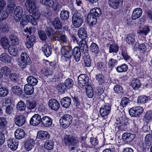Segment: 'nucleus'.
<instances>
[{"label": "nucleus", "instance_id": "obj_1", "mask_svg": "<svg viewBox=\"0 0 152 152\" xmlns=\"http://www.w3.org/2000/svg\"><path fill=\"white\" fill-rule=\"evenodd\" d=\"M61 51L65 58L69 59L73 55L76 62H78L80 61L81 54L80 48L78 47H75L72 50V47L70 45L63 44L61 46Z\"/></svg>", "mask_w": 152, "mask_h": 152}, {"label": "nucleus", "instance_id": "obj_2", "mask_svg": "<svg viewBox=\"0 0 152 152\" xmlns=\"http://www.w3.org/2000/svg\"><path fill=\"white\" fill-rule=\"evenodd\" d=\"M52 38L54 40L58 41L61 45L69 42L66 35L63 34L62 32L60 31H56L53 34Z\"/></svg>", "mask_w": 152, "mask_h": 152}, {"label": "nucleus", "instance_id": "obj_3", "mask_svg": "<svg viewBox=\"0 0 152 152\" xmlns=\"http://www.w3.org/2000/svg\"><path fill=\"white\" fill-rule=\"evenodd\" d=\"M72 118L69 114H65L61 117L59 120L61 126L66 129L72 123Z\"/></svg>", "mask_w": 152, "mask_h": 152}, {"label": "nucleus", "instance_id": "obj_4", "mask_svg": "<svg viewBox=\"0 0 152 152\" xmlns=\"http://www.w3.org/2000/svg\"><path fill=\"white\" fill-rule=\"evenodd\" d=\"M83 20L82 15L79 13L74 14L72 18V22L73 26L76 28H79L82 25Z\"/></svg>", "mask_w": 152, "mask_h": 152}, {"label": "nucleus", "instance_id": "obj_5", "mask_svg": "<svg viewBox=\"0 0 152 152\" xmlns=\"http://www.w3.org/2000/svg\"><path fill=\"white\" fill-rule=\"evenodd\" d=\"M78 85L82 88H86L88 86L89 81V78L87 75L85 74H81L78 77Z\"/></svg>", "mask_w": 152, "mask_h": 152}, {"label": "nucleus", "instance_id": "obj_6", "mask_svg": "<svg viewBox=\"0 0 152 152\" xmlns=\"http://www.w3.org/2000/svg\"><path fill=\"white\" fill-rule=\"evenodd\" d=\"M41 4L46 6L52 7L55 11H58L59 6L56 1H42Z\"/></svg>", "mask_w": 152, "mask_h": 152}, {"label": "nucleus", "instance_id": "obj_7", "mask_svg": "<svg viewBox=\"0 0 152 152\" xmlns=\"http://www.w3.org/2000/svg\"><path fill=\"white\" fill-rule=\"evenodd\" d=\"M143 111V108L138 106L131 108L129 110V113L131 116L136 117L142 113Z\"/></svg>", "mask_w": 152, "mask_h": 152}, {"label": "nucleus", "instance_id": "obj_8", "mask_svg": "<svg viewBox=\"0 0 152 152\" xmlns=\"http://www.w3.org/2000/svg\"><path fill=\"white\" fill-rule=\"evenodd\" d=\"M111 105L109 103H106L101 107L100 110V114L103 117L107 116L110 113Z\"/></svg>", "mask_w": 152, "mask_h": 152}, {"label": "nucleus", "instance_id": "obj_9", "mask_svg": "<svg viewBox=\"0 0 152 152\" xmlns=\"http://www.w3.org/2000/svg\"><path fill=\"white\" fill-rule=\"evenodd\" d=\"M136 137V135L130 133L125 132L122 136L123 141L126 143L129 144Z\"/></svg>", "mask_w": 152, "mask_h": 152}, {"label": "nucleus", "instance_id": "obj_10", "mask_svg": "<svg viewBox=\"0 0 152 152\" xmlns=\"http://www.w3.org/2000/svg\"><path fill=\"white\" fill-rule=\"evenodd\" d=\"M64 140L66 145L68 146H72L78 143L76 138L73 136L66 135Z\"/></svg>", "mask_w": 152, "mask_h": 152}, {"label": "nucleus", "instance_id": "obj_11", "mask_svg": "<svg viewBox=\"0 0 152 152\" xmlns=\"http://www.w3.org/2000/svg\"><path fill=\"white\" fill-rule=\"evenodd\" d=\"M23 12V10L21 7L18 6L16 7L14 11V17L16 22L20 21Z\"/></svg>", "mask_w": 152, "mask_h": 152}, {"label": "nucleus", "instance_id": "obj_12", "mask_svg": "<svg viewBox=\"0 0 152 152\" xmlns=\"http://www.w3.org/2000/svg\"><path fill=\"white\" fill-rule=\"evenodd\" d=\"M14 119L15 124L19 126L24 125L26 121V118L23 115H15Z\"/></svg>", "mask_w": 152, "mask_h": 152}, {"label": "nucleus", "instance_id": "obj_13", "mask_svg": "<svg viewBox=\"0 0 152 152\" xmlns=\"http://www.w3.org/2000/svg\"><path fill=\"white\" fill-rule=\"evenodd\" d=\"M41 117L39 114H35L31 118L30 121V124L33 126L39 125L41 121Z\"/></svg>", "mask_w": 152, "mask_h": 152}, {"label": "nucleus", "instance_id": "obj_14", "mask_svg": "<svg viewBox=\"0 0 152 152\" xmlns=\"http://www.w3.org/2000/svg\"><path fill=\"white\" fill-rule=\"evenodd\" d=\"M25 5L26 9L30 13L34 12L36 10L35 3L34 1H27Z\"/></svg>", "mask_w": 152, "mask_h": 152}, {"label": "nucleus", "instance_id": "obj_15", "mask_svg": "<svg viewBox=\"0 0 152 152\" xmlns=\"http://www.w3.org/2000/svg\"><path fill=\"white\" fill-rule=\"evenodd\" d=\"M48 105L52 110H57L60 108V105L56 99H51L48 102Z\"/></svg>", "mask_w": 152, "mask_h": 152}, {"label": "nucleus", "instance_id": "obj_16", "mask_svg": "<svg viewBox=\"0 0 152 152\" xmlns=\"http://www.w3.org/2000/svg\"><path fill=\"white\" fill-rule=\"evenodd\" d=\"M8 147L12 150L15 151L18 148V141L15 139H9L7 142Z\"/></svg>", "mask_w": 152, "mask_h": 152}, {"label": "nucleus", "instance_id": "obj_17", "mask_svg": "<svg viewBox=\"0 0 152 152\" xmlns=\"http://www.w3.org/2000/svg\"><path fill=\"white\" fill-rule=\"evenodd\" d=\"M37 137L39 139L46 140L49 139L50 135L46 131H40L37 132Z\"/></svg>", "mask_w": 152, "mask_h": 152}, {"label": "nucleus", "instance_id": "obj_18", "mask_svg": "<svg viewBox=\"0 0 152 152\" xmlns=\"http://www.w3.org/2000/svg\"><path fill=\"white\" fill-rule=\"evenodd\" d=\"M41 122L43 126L48 127L52 125V120L48 116H44L41 118Z\"/></svg>", "mask_w": 152, "mask_h": 152}, {"label": "nucleus", "instance_id": "obj_19", "mask_svg": "<svg viewBox=\"0 0 152 152\" xmlns=\"http://www.w3.org/2000/svg\"><path fill=\"white\" fill-rule=\"evenodd\" d=\"M142 11L140 8L135 9L132 13V18L133 20H135L140 17L142 14Z\"/></svg>", "mask_w": 152, "mask_h": 152}, {"label": "nucleus", "instance_id": "obj_20", "mask_svg": "<svg viewBox=\"0 0 152 152\" xmlns=\"http://www.w3.org/2000/svg\"><path fill=\"white\" fill-rule=\"evenodd\" d=\"M26 134L24 130L21 129L16 130L15 133V136L16 139H21L23 138Z\"/></svg>", "mask_w": 152, "mask_h": 152}, {"label": "nucleus", "instance_id": "obj_21", "mask_svg": "<svg viewBox=\"0 0 152 152\" xmlns=\"http://www.w3.org/2000/svg\"><path fill=\"white\" fill-rule=\"evenodd\" d=\"M87 21L89 25L93 26L97 22V18L90 12L87 16Z\"/></svg>", "mask_w": 152, "mask_h": 152}, {"label": "nucleus", "instance_id": "obj_22", "mask_svg": "<svg viewBox=\"0 0 152 152\" xmlns=\"http://www.w3.org/2000/svg\"><path fill=\"white\" fill-rule=\"evenodd\" d=\"M78 35L81 40H84L87 37V32L85 28H80L78 31Z\"/></svg>", "mask_w": 152, "mask_h": 152}, {"label": "nucleus", "instance_id": "obj_23", "mask_svg": "<svg viewBox=\"0 0 152 152\" xmlns=\"http://www.w3.org/2000/svg\"><path fill=\"white\" fill-rule=\"evenodd\" d=\"M1 60L5 63H11L12 58L8 54L4 53H2L0 56Z\"/></svg>", "mask_w": 152, "mask_h": 152}, {"label": "nucleus", "instance_id": "obj_24", "mask_svg": "<svg viewBox=\"0 0 152 152\" xmlns=\"http://www.w3.org/2000/svg\"><path fill=\"white\" fill-rule=\"evenodd\" d=\"M71 100L69 97H66L61 99V105L64 107L67 108L70 105Z\"/></svg>", "mask_w": 152, "mask_h": 152}, {"label": "nucleus", "instance_id": "obj_25", "mask_svg": "<svg viewBox=\"0 0 152 152\" xmlns=\"http://www.w3.org/2000/svg\"><path fill=\"white\" fill-rule=\"evenodd\" d=\"M35 144V141L32 139H30L25 142V148L27 151L30 150L33 148Z\"/></svg>", "mask_w": 152, "mask_h": 152}, {"label": "nucleus", "instance_id": "obj_26", "mask_svg": "<svg viewBox=\"0 0 152 152\" xmlns=\"http://www.w3.org/2000/svg\"><path fill=\"white\" fill-rule=\"evenodd\" d=\"M80 49L84 53H87L88 50L87 44L85 40H81L79 43Z\"/></svg>", "mask_w": 152, "mask_h": 152}, {"label": "nucleus", "instance_id": "obj_27", "mask_svg": "<svg viewBox=\"0 0 152 152\" xmlns=\"http://www.w3.org/2000/svg\"><path fill=\"white\" fill-rule=\"evenodd\" d=\"M141 83L139 79L133 78L131 81V85L135 90H138L140 87Z\"/></svg>", "mask_w": 152, "mask_h": 152}, {"label": "nucleus", "instance_id": "obj_28", "mask_svg": "<svg viewBox=\"0 0 152 152\" xmlns=\"http://www.w3.org/2000/svg\"><path fill=\"white\" fill-rule=\"evenodd\" d=\"M0 43L3 48L7 49L10 47V44L8 39L6 37H3L1 38Z\"/></svg>", "mask_w": 152, "mask_h": 152}, {"label": "nucleus", "instance_id": "obj_29", "mask_svg": "<svg viewBox=\"0 0 152 152\" xmlns=\"http://www.w3.org/2000/svg\"><path fill=\"white\" fill-rule=\"evenodd\" d=\"M51 48L47 44H45L42 48V50L47 57L50 56L52 53Z\"/></svg>", "mask_w": 152, "mask_h": 152}, {"label": "nucleus", "instance_id": "obj_30", "mask_svg": "<svg viewBox=\"0 0 152 152\" xmlns=\"http://www.w3.org/2000/svg\"><path fill=\"white\" fill-rule=\"evenodd\" d=\"M53 24L56 29H60L62 27L61 19L58 17H56L54 19L53 22Z\"/></svg>", "mask_w": 152, "mask_h": 152}, {"label": "nucleus", "instance_id": "obj_31", "mask_svg": "<svg viewBox=\"0 0 152 152\" xmlns=\"http://www.w3.org/2000/svg\"><path fill=\"white\" fill-rule=\"evenodd\" d=\"M24 91L27 94L31 95L33 93L34 87L29 84H26L24 86Z\"/></svg>", "mask_w": 152, "mask_h": 152}, {"label": "nucleus", "instance_id": "obj_32", "mask_svg": "<svg viewBox=\"0 0 152 152\" xmlns=\"http://www.w3.org/2000/svg\"><path fill=\"white\" fill-rule=\"evenodd\" d=\"M90 12L96 18L100 16L102 13L101 10L98 7H95L92 9L90 10Z\"/></svg>", "mask_w": 152, "mask_h": 152}, {"label": "nucleus", "instance_id": "obj_33", "mask_svg": "<svg viewBox=\"0 0 152 152\" xmlns=\"http://www.w3.org/2000/svg\"><path fill=\"white\" fill-rule=\"evenodd\" d=\"M26 80L28 84L33 86L36 85L38 82V80L36 78L31 76L28 77Z\"/></svg>", "mask_w": 152, "mask_h": 152}, {"label": "nucleus", "instance_id": "obj_34", "mask_svg": "<svg viewBox=\"0 0 152 152\" xmlns=\"http://www.w3.org/2000/svg\"><path fill=\"white\" fill-rule=\"evenodd\" d=\"M12 90L13 93L17 95L22 94L23 93L22 89L19 86H15L12 88Z\"/></svg>", "mask_w": 152, "mask_h": 152}, {"label": "nucleus", "instance_id": "obj_35", "mask_svg": "<svg viewBox=\"0 0 152 152\" xmlns=\"http://www.w3.org/2000/svg\"><path fill=\"white\" fill-rule=\"evenodd\" d=\"M114 91L115 93L120 95H122L124 94V91L121 86L119 85H116L113 88Z\"/></svg>", "mask_w": 152, "mask_h": 152}, {"label": "nucleus", "instance_id": "obj_36", "mask_svg": "<svg viewBox=\"0 0 152 152\" xmlns=\"http://www.w3.org/2000/svg\"><path fill=\"white\" fill-rule=\"evenodd\" d=\"M20 60L28 63L29 65L31 63V60L30 58L25 52H23L21 54Z\"/></svg>", "mask_w": 152, "mask_h": 152}, {"label": "nucleus", "instance_id": "obj_37", "mask_svg": "<svg viewBox=\"0 0 152 152\" xmlns=\"http://www.w3.org/2000/svg\"><path fill=\"white\" fill-rule=\"evenodd\" d=\"M8 49L9 53L11 56H15L18 54V50L15 46H10L8 48Z\"/></svg>", "mask_w": 152, "mask_h": 152}, {"label": "nucleus", "instance_id": "obj_38", "mask_svg": "<svg viewBox=\"0 0 152 152\" xmlns=\"http://www.w3.org/2000/svg\"><path fill=\"white\" fill-rule=\"evenodd\" d=\"M85 88L86 89V93L87 96L89 98L92 97L94 93L92 87L91 85H88Z\"/></svg>", "mask_w": 152, "mask_h": 152}, {"label": "nucleus", "instance_id": "obj_39", "mask_svg": "<svg viewBox=\"0 0 152 152\" xmlns=\"http://www.w3.org/2000/svg\"><path fill=\"white\" fill-rule=\"evenodd\" d=\"M126 42L129 44L134 43L135 41V36L133 34H128L126 38Z\"/></svg>", "mask_w": 152, "mask_h": 152}, {"label": "nucleus", "instance_id": "obj_40", "mask_svg": "<svg viewBox=\"0 0 152 152\" xmlns=\"http://www.w3.org/2000/svg\"><path fill=\"white\" fill-rule=\"evenodd\" d=\"M69 12L68 11L63 10L61 12L60 16L61 19L63 20H67L69 17Z\"/></svg>", "mask_w": 152, "mask_h": 152}, {"label": "nucleus", "instance_id": "obj_41", "mask_svg": "<svg viewBox=\"0 0 152 152\" xmlns=\"http://www.w3.org/2000/svg\"><path fill=\"white\" fill-rule=\"evenodd\" d=\"M9 39L12 45H15L18 44L19 40L15 35L13 34H11L9 36Z\"/></svg>", "mask_w": 152, "mask_h": 152}, {"label": "nucleus", "instance_id": "obj_42", "mask_svg": "<svg viewBox=\"0 0 152 152\" xmlns=\"http://www.w3.org/2000/svg\"><path fill=\"white\" fill-rule=\"evenodd\" d=\"M108 3L110 7L116 9L118 7L120 2L118 1H109Z\"/></svg>", "mask_w": 152, "mask_h": 152}, {"label": "nucleus", "instance_id": "obj_43", "mask_svg": "<svg viewBox=\"0 0 152 152\" xmlns=\"http://www.w3.org/2000/svg\"><path fill=\"white\" fill-rule=\"evenodd\" d=\"M7 121L5 118H0V129L4 130L6 129Z\"/></svg>", "mask_w": 152, "mask_h": 152}, {"label": "nucleus", "instance_id": "obj_44", "mask_svg": "<svg viewBox=\"0 0 152 152\" xmlns=\"http://www.w3.org/2000/svg\"><path fill=\"white\" fill-rule=\"evenodd\" d=\"M64 83L67 89L72 88L74 84L73 81L71 78L66 79Z\"/></svg>", "mask_w": 152, "mask_h": 152}, {"label": "nucleus", "instance_id": "obj_45", "mask_svg": "<svg viewBox=\"0 0 152 152\" xmlns=\"http://www.w3.org/2000/svg\"><path fill=\"white\" fill-rule=\"evenodd\" d=\"M26 107V105L24 102L22 101H19L17 105V109L18 110L20 111L24 110Z\"/></svg>", "mask_w": 152, "mask_h": 152}, {"label": "nucleus", "instance_id": "obj_46", "mask_svg": "<svg viewBox=\"0 0 152 152\" xmlns=\"http://www.w3.org/2000/svg\"><path fill=\"white\" fill-rule=\"evenodd\" d=\"M118 50V47L116 44H113L110 45L109 51L110 53L112 52L117 53Z\"/></svg>", "mask_w": 152, "mask_h": 152}, {"label": "nucleus", "instance_id": "obj_47", "mask_svg": "<svg viewBox=\"0 0 152 152\" xmlns=\"http://www.w3.org/2000/svg\"><path fill=\"white\" fill-rule=\"evenodd\" d=\"M8 14L5 10H0V21H2L8 17Z\"/></svg>", "mask_w": 152, "mask_h": 152}, {"label": "nucleus", "instance_id": "obj_48", "mask_svg": "<svg viewBox=\"0 0 152 152\" xmlns=\"http://www.w3.org/2000/svg\"><path fill=\"white\" fill-rule=\"evenodd\" d=\"M128 68L126 64H124L117 67L116 68V70L119 72H125L127 70Z\"/></svg>", "mask_w": 152, "mask_h": 152}, {"label": "nucleus", "instance_id": "obj_49", "mask_svg": "<svg viewBox=\"0 0 152 152\" xmlns=\"http://www.w3.org/2000/svg\"><path fill=\"white\" fill-rule=\"evenodd\" d=\"M91 51L95 53H97L99 50V48L97 45L95 43L92 42L90 47Z\"/></svg>", "mask_w": 152, "mask_h": 152}, {"label": "nucleus", "instance_id": "obj_50", "mask_svg": "<svg viewBox=\"0 0 152 152\" xmlns=\"http://www.w3.org/2000/svg\"><path fill=\"white\" fill-rule=\"evenodd\" d=\"M145 143L148 146L152 144V136L150 134L146 135L145 137Z\"/></svg>", "mask_w": 152, "mask_h": 152}, {"label": "nucleus", "instance_id": "obj_51", "mask_svg": "<svg viewBox=\"0 0 152 152\" xmlns=\"http://www.w3.org/2000/svg\"><path fill=\"white\" fill-rule=\"evenodd\" d=\"M121 55L126 61H131V59L128 55L126 50H123L121 52Z\"/></svg>", "mask_w": 152, "mask_h": 152}, {"label": "nucleus", "instance_id": "obj_52", "mask_svg": "<svg viewBox=\"0 0 152 152\" xmlns=\"http://www.w3.org/2000/svg\"><path fill=\"white\" fill-rule=\"evenodd\" d=\"M44 146L48 150L52 149L53 147V143L51 141H47L45 143Z\"/></svg>", "mask_w": 152, "mask_h": 152}, {"label": "nucleus", "instance_id": "obj_53", "mask_svg": "<svg viewBox=\"0 0 152 152\" xmlns=\"http://www.w3.org/2000/svg\"><path fill=\"white\" fill-rule=\"evenodd\" d=\"M1 71L6 76H7L11 72L10 69L7 66L2 67Z\"/></svg>", "mask_w": 152, "mask_h": 152}, {"label": "nucleus", "instance_id": "obj_54", "mask_svg": "<svg viewBox=\"0 0 152 152\" xmlns=\"http://www.w3.org/2000/svg\"><path fill=\"white\" fill-rule=\"evenodd\" d=\"M96 80L99 85L102 84L104 82V77L101 74H99L96 75Z\"/></svg>", "mask_w": 152, "mask_h": 152}, {"label": "nucleus", "instance_id": "obj_55", "mask_svg": "<svg viewBox=\"0 0 152 152\" xmlns=\"http://www.w3.org/2000/svg\"><path fill=\"white\" fill-rule=\"evenodd\" d=\"M148 100V98L147 96H140L138 98L137 102L139 103L143 104L146 102Z\"/></svg>", "mask_w": 152, "mask_h": 152}, {"label": "nucleus", "instance_id": "obj_56", "mask_svg": "<svg viewBox=\"0 0 152 152\" xmlns=\"http://www.w3.org/2000/svg\"><path fill=\"white\" fill-rule=\"evenodd\" d=\"M8 93V89L5 88L1 87L0 88V96L4 97Z\"/></svg>", "mask_w": 152, "mask_h": 152}, {"label": "nucleus", "instance_id": "obj_57", "mask_svg": "<svg viewBox=\"0 0 152 152\" xmlns=\"http://www.w3.org/2000/svg\"><path fill=\"white\" fill-rule=\"evenodd\" d=\"M67 88L65 86L64 83H61L58 86V91L62 93H64Z\"/></svg>", "mask_w": 152, "mask_h": 152}, {"label": "nucleus", "instance_id": "obj_58", "mask_svg": "<svg viewBox=\"0 0 152 152\" xmlns=\"http://www.w3.org/2000/svg\"><path fill=\"white\" fill-rule=\"evenodd\" d=\"M9 31V28L7 24H1L0 26V31L1 32H7Z\"/></svg>", "mask_w": 152, "mask_h": 152}, {"label": "nucleus", "instance_id": "obj_59", "mask_svg": "<svg viewBox=\"0 0 152 152\" xmlns=\"http://www.w3.org/2000/svg\"><path fill=\"white\" fill-rule=\"evenodd\" d=\"M84 62L85 66L89 67L91 66V61L89 56H86L84 57Z\"/></svg>", "mask_w": 152, "mask_h": 152}, {"label": "nucleus", "instance_id": "obj_60", "mask_svg": "<svg viewBox=\"0 0 152 152\" xmlns=\"http://www.w3.org/2000/svg\"><path fill=\"white\" fill-rule=\"evenodd\" d=\"M27 107L29 109H34L36 106V103L34 101L28 102L27 105Z\"/></svg>", "mask_w": 152, "mask_h": 152}, {"label": "nucleus", "instance_id": "obj_61", "mask_svg": "<svg viewBox=\"0 0 152 152\" xmlns=\"http://www.w3.org/2000/svg\"><path fill=\"white\" fill-rule=\"evenodd\" d=\"M10 77L11 81L16 82L18 80V76L15 73H11L10 75Z\"/></svg>", "mask_w": 152, "mask_h": 152}, {"label": "nucleus", "instance_id": "obj_62", "mask_svg": "<svg viewBox=\"0 0 152 152\" xmlns=\"http://www.w3.org/2000/svg\"><path fill=\"white\" fill-rule=\"evenodd\" d=\"M117 63V61L116 60L112 58L109 60L108 62V65L110 68H112L115 65H116Z\"/></svg>", "mask_w": 152, "mask_h": 152}, {"label": "nucleus", "instance_id": "obj_63", "mask_svg": "<svg viewBox=\"0 0 152 152\" xmlns=\"http://www.w3.org/2000/svg\"><path fill=\"white\" fill-rule=\"evenodd\" d=\"M129 102V99L127 97H124L123 98L120 104L123 107H124Z\"/></svg>", "mask_w": 152, "mask_h": 152}, {"label": "nucleus", "instance_id": "obj_64", "mask_svg": "<svg viewBox=\"0 0 152 152\" xmlns=\"http://www.w3.org/2000/svg\"><path fill=\"white\" fill-rule=\"evenodd\" d=\"M39 37L41 40H45L47 38L46 34L44 31L40 30L38 32Z\"/></svg>", "mask_w": 152, "mask_h": 152}]
</instances>
